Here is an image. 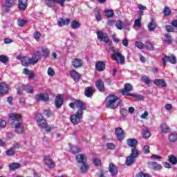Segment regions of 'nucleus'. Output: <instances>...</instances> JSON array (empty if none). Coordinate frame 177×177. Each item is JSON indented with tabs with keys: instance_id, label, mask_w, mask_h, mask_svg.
I'll use <instances>...</instances> for the list:
<instances>
[{
	"instance_id": "f257e3e1",
	"label": "nucleus",
	"mask_w": 177,
	"mask_h": 177,
	"mask_svg": "<svg viewBox=\"0 0 177 177\" xmlns=\"http://www.w3.org/2000/svg\"><path fill=\"white\" fill-rule=\"evenodd\" d=\"M9 120L12 128H15L16 133H23L24 132V124L21 122V115L17 113H11Z\"/></svg>"
},
{
	"instance_id": "f03ea898",
	"label": "nucleus",
	"mask_w": 177,
	"mask_h": 177,
	"mask_svg": "<svg viewBox=\"0 0 177 177\" xmlns=\"http://www.w3.org/2000/svg\"><path fill=\"white\" fill-rule=\"evenodd\" d=\"M120 103H121V99L114 95H109L105 100L106 107L112 110L117 109L120 106Z\"/></svg>"
},
{
	"instance_id": "7ed1b4c3",
	"label": "nucleus",
	"mask_w": 177,
	"mask_h": 177,
	"mask_svg": "<svg viewBox=\"0 0 177 177\" xmlns=\"http://www.w3.org/2000/svg\"><path fill=\"white\" fill-rule=\"evenodd\" d=\"M112 52L113 53L111 54V57L114 62L120 63V64H125V57L118 49L115 50L112 48Z\"/></svg>"
},
{
	"instance_id": "20e7f679",
	"label": "nucleus",
	"mask_w": 177,
	"mask_h": 177,
	"mask_svg": "<svg viewBox=\"0 0 177 177\" xmlns=\"http://www.w3.org/2000/svg\"><path fill=\"white\" fill-rule=\"evenodd\" d=\"M55 3L59 5L62 8L64 7L66 0H45V4L48 8H54Z\"/></svg>"
},
{
	"instance_id": "39448f33",
	"label": "nucleus",
	"mask_w": 177,
	"mask_h": 177,
	"mask_svg": "<svg viewBox=\"0 0 177 177\" xmlns=\"http://www.w3.org/2000/svg\"><path fill=\"white\" fill-rule=\"evenodd\" d=\"M82 113L81 111L76 112L75 114L71 115V122L73 125H78L80 122H81V120H82Z\"/></svg>"
},
{
	"instance_id": "423d86ee",
	"label": "nucleus",
	"mask_w": 177,
	"mask_h": 177,
	"mask_svg": "<svg viewBox=\"0 0 177 177\" xmlns=\"http://www.w3.org/2000/svg\"><path fill=\"white\" fill-rule=\"evenodd\" d=\"M162 62L163 63V66L165 67L167 66V62H169L171 64H176V57L174 55L167 56L165 55L164 57L161 58Z\"/></svg>"
},
{
	"instance_id": "0eeeda50",
	"label": "nucleus",
	"mask_w": 177,
	"mask_h": 177,
	"mask_svg": "<svg viewBox=\"0 0 177 177\" xmlns=\"http://www.w3.org/2000/svg\"><path fill=\"white\" fill-rule=\"evenodd\" d=\"M37 125L41 128H44L48 124L46 120L44 119V116L41 113H37L35 118Z\"/></svg>"
},
{
	"instance_id": "6e6552de",
	"label": "nucleus",
	"mask_w": 177,
	"mask_h": 177,
	"mask_svg": "<svg viewBox=\"0 0 177 177\" xmlns=\"http://www.w3.org/2000/svg\"><path fill=\"white\" fill-rule=\"evenodd\" d=\"M97 37L98 39H100V41L105 44H109L110 42L107 33H104L103 32L98 30L97 31Z\"/></svg>"
},
{
	"instance_id": "1a4fd4ad",
	"label": "nucleus",
	"mask_w": 177,
	"mask_h": 177,
	"mask_svg": "<svg viewBox=\"0 0 177 177\" xmlns=\"http://www.w3.org/2000/svg\"><path fill=\"white\" fill-rule=\"evenodd\" d=\"M16 5V0H6V3L3 6L4 12H9V9Z\"/></svg>"
},
{
	"instance_id": "9d476101",
	"label": "nucleus",
	"mask_w": 177,
	"mask_h": 177,
	"mask_svg": "<svg viewBox=\"0 0 177 177\" xmlns=\"http://www.w3.org/2000/svg\"><path fill=\"white\" fill-rule=\"evenodd\" d=\"M115 133L118 140H123V139L125 138V133L121 127L115 129Z\"/></svg>"
},
{
	"instance_id": "9b49d317",
	"label": "nucleus",
	"mask_w": 177,
	"mask_h": 177,
	"mask_svg": "<svg viewBox=\"0 0 177 177\" xmlns=\"http://www.w3.org/2000/svg\"><path fill=\"white\" fill-rule=\"evenodd\" d=\"M35 99L37 102H48L49 100V95L46 93H39L35 95Z\"/></svg>"
},
{
	"instance_id": "f8f14e48",
	"label": "nucleus",
	"mask_w": 177,
	"mask_h": 177,
	"mask_svg": "<svg viewBox=\"0 0 177 177\" xmlns=\"http://www.w3.org/2000/svg\"><path fill=\"white\" fill-rule=\"evenodd\" d=\"M75 104L76 109H77V113H82L83 110H86V107L85 106V104H84V102H81L78 100H75Z\"/></svg>"
},
{
	"instance_id": "ddd939ff",
	"label": "nucleus",
	"mask_w": 177,
	"mask_h": 177,
	"mask_svg": "<svg viewBox=\"0 0 177 177\" xmlns=\"http://www.w3.org/2000/svg\"><path fill=\"white\" fill-rule=\"evenodd\" d=\"M132 91V85L127 84L124 85V89L122 90V95L123 96H131L132 94H129V92Z\"/></svg>"
},
{
	"instance_id": "4468645a",
	"label": "nucleus",
	"mask_w": 177,
	"mask_h": 177,
	"mask_svg": "<svg viewBox=\"0 0 177 177\" xmlns=\"http://www.w3.org/2000/svg\"><path fill=\"white\" fill-rule=\"evenodd\" d=\"M17 59L18 60H21V64H22V66H28V64H30V58L27 57H23V55H19L17 57Z\"/></svg>"
},
{
	"instance_id": "2eb2a0df",
	"label": "nucleus",
	"mask_w": 177,
	"mask_h": 177,
	"mask_svg": "<svg viewBox=\"0 0 177 177\" xmlns=\"http://www.w3.org/2000/svg\"><path fill=\"white\" fill-rule=\"evenodd\" d=\"M82 64H84V62L80 59L75 58L72 59V66L74 68H80L82 67Z\"/></svg>"
},
{
	"instance_id": "dca6fc26",
	"label": "nucleus",
	"mask_w": 177,
	"mask_h": 177,
	"mask_svg": "<svg viewBox=\"0 0 177 177\" xmlns=\"http://www.w3.org/2000/svg\"><path fill=\"white\" fill-rule=\"evenodd\" d=\"M28 0H19L18 8L19 10H26L27 9Z\"/></svg>"
},
{
	"instance_id": "f3484780",
	"label": "nucleus",
	"mask_w": 177,
	"mask_h": 177,
	"mask_svg": "<svg viewBox=\"0 0 177 177\" xmlns=\"http://www.w3.org/2000/svg\"><path fill=\"white\" fill-rule=\"evenodd\" d=\"M109 171L112 176H115V175H117V174H118V169L113 163L109 164Z\"/></svg>"
},
{
	"instance_id": "a211bd4d",
	"label": "nucleus",
	"mask_w": 177,
	"mask_h": 177,
	"mask_svg": "<svg viewBox=\"0 0 177 177\" xmlns=\"http://www.w3.org/2000/svg\"><path fill=\"white\" fill-rule=\"evenodd\" d=\"M9 91V86L5 83L0 84V95H6Z\"/></svg>"
},
{
	"instance_id": "6ab92c4d",
	"label": "nucleus",
	"mask_w": 177,
	"mask_h": 177,
	"mask_svg": "<svg viewBox=\"0 0 177 177\" xmlns=\"http://www.w3.org/2000/svg\"><path fill=\"white\" fill-rule=\"evenodd\" d=\"M88 160V157H86V155L84 154H78L76 156V161L79 162L80 164H84V162H86Z\"/></svg>"
},
{
	"instance_id": "aec40b11",
	"label": "nucleus",
	"mask_w": 177,
	"mask_h": 177,
	"mask_svg": "<svg viewBox=\"0 0 177 177\" xmlns=\"http://www.w3.org/2000/svg\"><path fill=\"white\" fill-rule=\"evenodd\" d=\"M44 162L46 164L48 168H55V163L50 157L46 156L44 158Z\"/></svg>"
},
{
	"instance_id": "412c9836",
	"label": "nucleus",
	"mask_w": 177,
	"mask_h": 177,
	"mask_svg": "<svg viewBox=\"0 0 177 177\" xmlns=\"http://www.w3.org/2000/svg\"><path fill=\"white\" fill-rule=\"evenodd\" d=\"M57 24L59 27H64V26H68V24H70V18H66L65 20L63 19H59L57 20Z\"/></svg>"
},
{
	"instance_id": "4be33fe9",
	"label": "nucleus",
	"mask_w": 177,
	"mask_h": 177,
	"mask_svg": "<svg viewBox=\"0 0 177 177\" xmlns=\"http://www.w3.org/2000/svg\"><path fill=\"white\" fill-rule=\"evenodd\" d=\"M127 143L128 146H129L130 147H133V149H135V147L138 146V140L135 138H129L127 140Z\"/></svg>"
},
{
	"instance_id": "5701e85b",
	"label": "nucleus",
	"mask_w": 177,
	"mask_h": 177,
	"mask_svg": "<svg viewBox=\"0 0 177 177\" xmlns=\"http://www.w3.org/2000/svg\"><path fill=\"white\" fill-rule=\"evenodd\" d=\"M151 136V133H150V131L149 129L146 127H142V138L144 139H149L150 136Z\"/></svg>"
},
{
	"instance_id": "b1692460",
	"label": "nucleus",
	"mask_w": 177,
	"mask_h": 177,
	"mask_svg": "<svg viewBox=\"0 0 177 177\" xmlns=\"http://www.w3.org/2000/svg\"><path fill=\"white\" fill-rule=\"evenodd\" d=\"M95 68L96 70H97V71H103L104 68H106V64H104V62L98 61L95 64Z\"/></svg>"
},
{
	"instance_id": "393cba45",
	"label": "nucleus",
	"mask_w": 177,
	"mask_h": 177,
	"mask_svg": "<svg viewBox=\"0 0 177 177\" xmlns=\"http://www.w3.org/2000/svg\"><path fill=\"white\" fill-rule=\"evenodd\" d=\"M71 77L75 81V82H78L80 81V78H81V75L75 71H71L70 72Z\"/></svg>"
},
{
	"instance_id": "a878e982",
	"label": "nucleus",
	"mask_w": 177,
	"mask_h": 177,
	"mask_svg": "<svg viewBox=\"0 0 177 177\" xmlns=\"http://www.w3.org/2000/svg\"><path fill=\"white\" fill-rule=\"evenodd\" d=\"M63 106V98L62 95H57L55 99V107L60 109Z\"/></svg>"
},
{
	"instance_id": "bb28decb",
	"label": "nucleus",
	"mask_w": 177,
	"mask_h": 177,
	"mask_svg": "<svg viewBox=\"0 0 177 177\" xmlns=\"http://www.w3.org/2000/svg\"><path fill=\"white\" fill-rule=\"evenodd\" d=\"M153 84H155L156 86H161L162 88L167 86V83H165V80H160V79L155 80L153 81Z\"/></svg>"
},
{
	"instance_id": "cd10ccee",
	"label": "nucleus",
	"mask_w": 177,
	"mask_h": 177,
	"mask_svg": "<svg viewBox=\"0 0 177 177\" xmlns=\"http://www.w3.org/2000/svg\"><path fill=\"white\" fill-rule=\"evenodd\" d=\"M68 146L71 149V153L73 154H77V153H81V151H82V149L78 147L73 146L71 144H69Z\"/></svg>"
},
{
	"instance_id": "c85d7f7f",
	"label": "nucleus",
	"mask_w": 177,
	"mask_h": 177,
	"mask_svg": "<svg viewBox=\"0 0 177 177\" xmlns=\"http://www.w3.org/2000/svg\"><path fill=\"white\" fill-rule=\"evenodd\" d=\"M88 169H89V165L86 162L82 163L80 166V172L82 174H86V172H88Z\"/></svg>"
},
{
	"instance_id": "c756f323",
	"label": "nucleus",
	"mask_w": 177,
	"mask_h": 177,
	"mask_svg": "<svg viewBox=\"0 0 177 177\" xmlns=\"http://www.w3.org/2000/svg\"><path fill=\"white\" fill-rule=\"evenodd\" d=\"M95 85L98 90L104 91V83L103 82V81H102V80H98L95 82Z\"/></svg>"
},
{
	"instance_id": "7c9ffc66",
	"label": "nucleus",
	"mask_w": 177,
	"mask_h": 177,
	"mask_svg": "<svg viewBox=\"0 0 177 177\" xmlns=\"http://www.w3.org/2000/svg\"><path fill=\"white\" fill-rule=\"evenodd\" d=\"M21 167L20 163H11L8 165L10 171H16V169H19Z\"/></svg>"
},
{
	"instance_id": "2f4dec72",
	"label": "nucleus",
	"mask_w": 177,
	"mask_h": 177,
	"mask_svg": "<svg viewBox=\"0 0 177 177\" xmlns=\"http://www.w3.org/2000/svg\"><path fill=\"white\" fill-rule=\"evenodd\" d=\"M21 89H24L28 93H34V88L30 85H22Z\"/></svg>"
},
{
	"instance_id": "473e14b6",
	"label": "nucleus",
	"mask_w": 177,
	"mask_h": 177,
	"mask_svg": "<svg viewBox=\"0 0 177 177\" xmlns=\"http://www.w3.org/2000/svg\"><path fill=\"white\" fill-rule=\"evenodd\" d=\"M135 158L129 156L127 158H126V161H125V164L126 165H127L128 167L132 165V164H133V162H135Z\"/></svg>"
},
{
	"instance_id": "72a5a7b5",
	"label": "nucleus",
	"mask_w": 177,
	"mask_h": 177,
	"mask_svg": "<svg viewBox=\"0 0 177 177\" xmlns=\"http://www.w3.org/2000/svg\"><path fill=\"white\" fill-rule=\"evenodd\" d=\"M151 165L154 171H161L162 169V166L156 162H151Z\"/></svg>"
},
{
	"instance_id": "f704fd0d",
	"label": "nucleus",
	"mask_w": 177,
	"mask_h": 177,
	"mask_svg": "<svg viewBox=\"0 0 177 177\" xmlns=\"http://www.w3.org/2000/svg\"><path fill=\"white\" fill-rule=\"evenodd\" d=\"M160 129L162 133H168V132H171V129H169V127H168V126H167L165 124H162L160 126Z\"/></svg>"
},
{
	"instance_id": "c9c22d12",
	"label": "nucleus",
	"mask_w": 177,
	"mask_h": 177,
	"mask_svg": "<svg viewBox=\"0 0 177 177\" xmlns=\"http://www.w3.org/2000/svg\"><path fill=\"white\" fill-rule=\"evenodd\" d=\"M156 21H154L153 19H151L150 23L148 25V30L149 31H153V30H156Z\"/></svg>"
},
{
	"instance_id": "e433bc0d",
	"label": "nucleus",
	"mask_w": 177,
	"mask_h": 177,
	"mask_svg": "<svg viewBox=\"0 0 177 177\" xmlns=\"http://www.w3.org/2000/svg\"><path fill=\"white\" fill-rule=\"evenodd\" d=\"M138 156H139V151L136 149V148H133L131 149V153L130 154V156L136 159L138 158Z\"/></svg>"
},
{
	"instance_id": "4c0bfd02",
	"label": "nucleus",
	"mask_w": 177,
	"mask_h": 177,
	"mask_svg": "<svg viewBox=\"0 0 177 177\" xmlns=\"http://www.w3.org/2000/svg\"><path fill=\"white\" fill-rule=\"evenodd\" d=\"M93 88L92 87H88L85 90V95L87 96V97H91V95H93Z\"/></svg>"
},
{
	"instance_id": "58836bf2",
	"label": "nucleus",
	"mask_w": 177,
	"mask_h": 177,
	"mask_svg": "<svg viewBox=\"0 0 177 177\" xmlns=\"http://www.w3.org/2000/svg\"><path fill=\"white\" fill-rule=\"evenodd\" d=\"M81 26V24L78 22V21H73L71 24V28L73 30H77V28H80Z\"/></svg>"
},
{
	"instance_id": "ea45409f",
	"label": "nucleus",
	"mask_w": 177,
	"mask_h": 177,
	"mask_svg": "<svg viewBox=\"0 0 177 177\" xmlns=\"http://www.w3.org/2000/svg\"><path fill=\"white\" fill-rule=\"evenodd\" d=\"M105 16L108 19H110L114 16V11L113 10H105Z\"/></svg>"
},
{
	"instance_id": "a19ab883",
	"label": "nucleus",
	"mask_w": 177,
	"mask_h": 177,
	"mask_svg": "<svg viewBox=\"0 0 177 177\" xmlns=\"http://www.w3.org/2000/svg\"><path fill=\"white\" fill-rule=\"evenodd\" d=\"M169 140L171 142H176L177 140V133H171L169 136Z\"/></svg>"
},
{
	"instance_id": "79ce46f5",
	"label": "nucleus",
	"mask_w": 177,
	"mask_h": 177,
	"mask_svg": "<svg viewBox=\"0 0 177 177\" xmlns=\"http://www.w3.org/2000/svg\"><path fill=\"white\" fill-rule=\"evenodd\" d=\"M0 62L3 64L8 63L9 62V57L3 55H0Z\"/></svg>"
},
{
	"instance_id": "37998d69",
	"label": "nucleus",
	"mask_w": 177,
	"mask_h": 177,
	"mask_svg": "<svg viewBox=\"0 0 177 177\" xmlns=\"http://www.w3.org/2000/svg\"><path fill=\"white\" fill-rule=\"evenodd\" d=\"M145 48H147V50H153L154 49V46L149 41H146L145 44Z\"/></svg>"
},
{
	"instance_id": "c03bdc74",
	"label": "nucleus",
	"mask_w": 177,
	"mask_h": 177,
	"mask_svg": "<svg viewBox=\"0 0 177 177\" xmlns=\"http://www.w3.org/2000/svg\"><path fill=\"white\" fill-rule=\"evenodd\" d=\"M169 161L173 165H176L177 164V158L175 156H169Z\"/></svg>"
},
{
	"instance_id": "a18cd8bd",
	"label": "nucleus",
	"mask_w": 177,
	"mask_h": 177,
	"mask_svg": "<svg viewBox=\"0 0 177 177\" xmlns=\"http://www.w3.org/2000/svg\"><path fill=\"white\" fill-rule=\"evenodd\" d=\"M115 27L118 30H124V25L122 21H117L115 22Z\"/></svg>"
},
{
	"instance_id": "49530a36",
	"label": "nucleus",
	"mask_w": 177,
	"mask_h": 177,
	"mask_svg": "<svg viewBox=\"0 0 177 177\" xmlns=\"http://www.w3.org/2000/svg\"><path fill=\"white\" fill-rule=\"evenodd\" d=\"M15 153L16 151L12 147L6 151V154L9 156H15Z\"/></svg>"
},
{
	"instance_id": "de8ad7c7",
	"label": "nucleus",
	"mask_w": 177,
	"mask_h": 177,
	"mask_svg": "<svg viewBox=\"0 0 177 177\" xmlns=\"http://www.w3.org/2000/svg\"><path fill=\"white\" fill-rule=\"evenodd\" d=\"M30 64H37L38 63V58L37 55H33L31 59L29 58Z\"/></svg>"
},
{
	"instance_id": "09e8293b",
	"label": "nucleus",
	"mask_w": 177,
	"mask_h": 177,
	"mask_svg": "<svg viewBox=\"0 0 177 177\" xmlns=\"http://www.w3.org/2000/svg\"><path fill=\"white\" fill-rule=\"evenodd\" d=\"M142 19H140V17H138V19L134 21L133 27H138V28H140V27H141L142 26V22L140 21Z\"/></svg>"
},
{
	"instance_id": "8fccbe9b",
	"label": "nucleus",
	"mask_w": 177,
	"mask_h": 177,
	"mask_svg": "<svg viewBox=\"0 0 177 177\" xmlns=\"http://www.w3.org/2000/svg\"><path fill=\"white\" fill-rule=\"evenodd\" d=\"M135 46L138 48V49H145V44H143L142 41H136Z\"/></svg>"
},
{
	"instance_id": "3c124183",
	"label": "nucleus",
	"mask_w": 177,
	"mask_h": 177,
	"mask_svg": "<svg viewBox=\"0 0 177 177\" xmlns=\"http://www.w3.org/2000/svg\"><path fill=\"white\" fill-rule=\"evenodd\" d=\"M172 13V11H171V9L168 6H165V9L163 10V14L165 16H169Z\"/></svg>"
},
{
	"instance_id": "603ef678",
	"label": "nucleus",
	"mask_w": 177,
	"mask_h": 177,
	"mask_svg": "<svg viewBox=\"0 0 177 177\" xmlns=\"http://www.w3.org/2000/svg\"><path fill=\"white\" fill-rule=\"evenodd\" d=\"M165 42L166 44H171L172 42V37L168 34L165 35Z\"/></svg>"
},
{
	"instance_id": "864d4df0",
	"label": "nucleus",
	"mask_w": 177,
	"mask_h": 177,
	"mask_svg": "<svg viewBox=\"0 0 177 177\" xmlns=\"http://www.w3.org/2000/svg\"><path fill=\"white\" fill-rule=\"evenodd\" d=\"M141 80L142 82H145V84H149L151 82V80L147 76H142L141 77Z\"/></svg>"
},
{
	"instance_id": "5fc2aeb1",
	"label": "nucleus",
	"mask_w": 177,
	"mask_h": 177,
	"mask_svg": "<svg viewBox=\"0 0 177 177\" xmlns=\"http://www.w3.org/2000/svg\"><path fill=\"white\" fill-rule=\"evenodd\" d=\"M42 56L44 57H48L49 56V49L47 48H42Z\"/></svg>"
},
{
	"instance_id": "6e6d98bb",
	"label": "nucleus",
	"mask_w": 177,
	"mask_h": 177,
	"mask_svg": "<svg viewBox=\"0 0 177 177\" xmlns=\"http://www.w3.org/2000/svg\"><path fill=\"white\" fill-rule=\"evenodd\" d=\"M47 74L49 75V77H55V71L52 69V68H48L47 71Z\"/></svg>"
},
{
	"instance_id": "4d7b16f0",
	"label": "nucleus",
	"mask_w": 177,
	"mask_h": 177,
	"mask_svg": "<svg viewBox=\"0 0 177 177\" xmlns=\"http://www.w3.org/2000/svg\"><path fill=\"white\" fill-rule=\"evenodd\" d=\"M93 164L94 165H96V167H99V165H102V161L100 160V159L95 158L93 159Z\"/></svg>"
},
{
	"instance_id": "13d9d810",
	"label": "nucleus",
	"mask_w": 177,
	"mask_h": 177,
	"mask_svg": "<svg viewBox=\"0 0 177 177\" xmlns=\"http://www.w3.org/2000/svg\"><path fill=\"white\" fill-rule=\"evenodd\" d=\"M17 23L19 27H23V26H24L27 23V21L24 19H18Z\"/></svg>"
},
{
	"instance_id": "bf43d9fd",
	"label": "nucleus",
	"mask_w": 177,
	"mask_h": 177,
	"mask_svg": "<svg viewBox=\"0 0 177 177\" xmlns=\"http://www.w3.org/2000/svg\"><path fill=\"white\" fill-rule=\"evenodd\" d=\"M148 117H149V112H147V111H145L144 113L140 115V118H142V120H147Z\"/></svg>"
},
{
	"instance_id": "052dcab7",
	"label": "nucleus",
	"mask_w": 177,
	"mask_h": 177,
	"mask_svg": "<svg viewBox=\"0 0 177 177\" xmlns=\"http://www.w3.org/2000/svg\"><path fill=\"white\" fill-rule=\"evenodd\" d=\"M143 151L145 154H149V153H150V147H149V145H145L143 147Z\"/></svg>"
},
{
	"instance_id": "680f3d73",
	"label": "nucleus",
	"mask_w": 177,
	"mask_h": 177,
	"mask_svg": "<svg viewBox=\"0 0 177 177\" xmlns=\"http://www.w3.org/2000/svg\"><path fill=\"white\" fill-rule=\"evenodd\" d=\"M106 147L109 150H114V149H115V145H114L113 143H108L106 144Z\"/></svg>"
},
{
	"instance_id": "e2e57ef3",
	"label": "nucleus",
	"mask_w": 177,
	"mask_h": 177,
	"mask_svg": "<svg viewBox=\"0 0 177 177\" xmlns=\"http://www.w3.org/2000/svg\"><path fill=\"white\" fill-rule=\"evenodd\" d=\"M130 96H133V97H136V99H138V100H142L143 99V95H139V94H137V95L131 94Z\"/></svg>"
},
{
	"instance_id": "0e129e2a",
	"label": "nucleus",
	"mask_w": 177,
	"mask_h": 177,
	"mask_svg": "<svg viewBox=\"0 0 177 177\" xmlns=\"http://www.w3.org/2000/svg\"><path fill=\"white\" fill-rule=\"evenodd\" d=\"M97 177H104V170H99L97 172Z\"/></svg>"
},
{
	"instance_id": "69168bd1",
	"label": "nucleus",
	"mask_w": 177,
	"mask_h": 177,
	"mask_svg": "<svg viewBox=\"0 0 177 177\" xmlns=\"http://www.w3.org/2000/svg\"><path fill=\"white\" fill-rule=\"evenodd\" d=\"M112 39L115 44H118V42H120V39L117 38L115 34L112 35Z\"/></svg>"
},
{
	"instance_id": "338daca9",
	"label": "nucleus",
	"mask_w": 177,
	"mask_h": 177,
	"mask_svg": "<svg viewBox=\"0 0 177 177\" xmlns=\"http://www.w3.org/2000/svg\"><path fill=\"white\" fill-rule=\"evenodd\" d=\"M44 115H46V117H52L53 115V113L50 111H44Z\"/></svg>"
},
{
	"instance_id": "774afa93",
	"label": "nucleus",
	"mask_w": 177,
	"mask_h": 177,
	"mask_svg": "<svg viewBox=\"0 0 177 177\" xmlns=\"http://www.w3.org/2000/svg\"><path fill=\"white\" fill-rule=\"evenodd\" d=\"M124 28H128L131 26V23L128 20H125L123 23Z\"/></svg>"
}]
</instances>
